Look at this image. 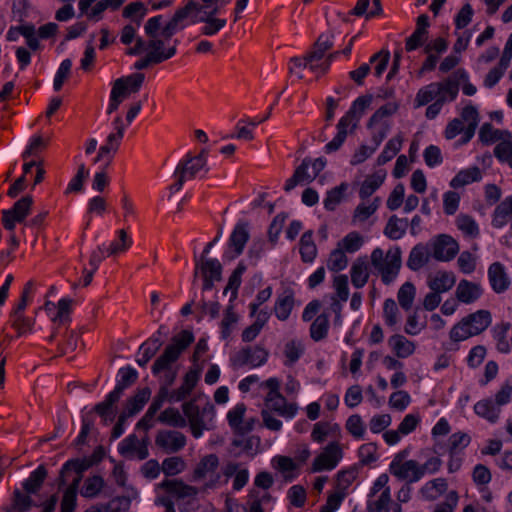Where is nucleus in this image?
Masks as SVG:
<instances>
[{"label":"nucleus","mask_w":512,"mask_h":512,"mask_svg":"<svg viewBox=\"0 0 512 512\" xmlns=\"http://www.w3.org/2000/svg\"><path fill=\"white\" fill-rule=\"evenodd\" d=\"M163 16L157 15L149 18L144 25V32L148 40L137 38L134 47L128 49L129 55L146 53L157 64L162 63L176 54V41L171 44V37L163 33Z\"/></svg>","instance_id":"nucleus-1"},{"label":"nucleus","mask_w":512,"mask_h":512,"mask_svg":"<svg viewBox=\"0 0 512 512\" xmlns=\"http://www.w3.org/2000/svg\"><path fill=\"white\" fill-rule=\"evenodd\" d=\"M219 11L220 9L218 8H206L204 3L190 0L185 7L178 9L173 17L165 24L163 33L166 37H172L186 26L184 21L192 13H197L199 17L195 21L205 23L201 29L202 34L207 36L215 35L226 25L225 19L214 17Z\"/></svg>","instance_id":"nucleus-2"},{"label":"nucleus","mask_w":512,"mask_h":512,"mask_svg":"<svg viewBox=\"0 0 512 512\" xmlns=\"http://www.w3.org/2000/svg\"><path fill=\"white\" fill-rule=\"evenodd\" d=\"M194 336L190 331L183 330L172 339L164 352L157 358L152 366V373L159 376L166 386H171L175 381L178 371L174 363L182 352L193 342Z\"/></svg>","instance_id":"nucleus-3"},{"label":"nucleus","mask_w":512,"mask_h":512,"mask_svg":"<svg viewBox=\"0 0 512 512\" xmlns=\"http://www.w3.org/2000/svg\"><path fill=\"white\" fill-rule=\"evenodd\" d=\"M466 71L459 69L446 79L439 82H432L416 94L415 103L418 107L429 104L432 101L445 104L454 101L459 93V79H465Z\"/></svg>","instance_id":"nucleus-4"},{"label":"nucleus","mask_w":512,"mask_h":512,"mask_svg":"<svg viewBox=\"0 0 512 512\" xmlns=\"http://www.w3.org/2000/svg\"><path fill=\"white\" fill-rule=\"evenodd\" d=\"M219 466V457L213 453L204 455L195 465L192 481L201 485L203 493H209L224 486L223 467L219 470Z\"/></svg>","instance_id":"nucleus-5"},{"label":"nucleus","mask_w":512,"mask_h":512,"mask_svg":"<svg viewBox=\"0 0 512 512\" xmlns=\"http://www.w3.org/2000/svg\"><path fill=\"white\" fill-rule=\"evenodd\" d=\"M370 259L384 284L389 285L396 280L402 264L399 247H392L386 253L377 247L371 252Z\"/></svg>","instance_id":"nucleus-6"},{"label":"nucleus","mask_w":512,"mask_h":512,"mask_svg":"<svg viewBox=\"0 0 512 512\" xmlns=\"http://www.w3.org/2000/svg\"><path fill=\"white\" fill-rule=\"evenodd\" d=\"M492 322L488 310H478L460 320L450 330L449 337L453 342H461L485 331Z\"/></svg>","instance_id":"nucleus-7"},{"label":"nucleus","mask_w":512,"mask_h":512,"mask_svg":"<svg viewBox=\"0 0 512 512\" xmlns=\"http://www.w3.org/2000/svg\"><path fill=\"white\" fill-rule=\"evenodd\" d=\"M138 378V372L131 366L122 367L117 374V383L113 391H111L106 400L102 404H98V415L105 422H112L116 416V409L113 407L121 397L123 391L132 385Z\"/></svg>","instance_id":"nucleus-8"},{"label":"nucleus","mask_w":512,"mask_h":512,"mask_svg":"<svg viewBox=\"0 0 512 512\" xmlns=\"http://www.w3.org/2000/svg\"><path fill=\"white\" fill-rule=\"evenodd\" d=\"M399 109L397 101H390L379 107L370 117L368 128L372 130V142L380 145L392 127V116Z\"/></svg>","instance_id":"nucleus-9"},{"label":"nucleus","mask_w":512,"mask_h":512,"mask_svg":"<svg viewBox=\"0 0 512 512\" xmlns=\"http://www.w3.org/2000/svg\"><path fill=\"white\" fill-rule=\"evenodd\" d=\"M183 413L196 439L202 437L205 430L213 427L215 413L212 406H206L200 410L194 403L186 402L183 404Z\"/></svg>","instance_id":"nucleus-10"},{"label":"nucleus","mask_w":512,"mask_h":512,"mask_svg":"<svg viewBox=\"0 0 512 512\" xmlns=\"http://www.w3.org/2000/svg\"><path fill=\"white\" fill-rule=\"evenodd\" d=\"M125 130L124 120L121 116H116L111 123V131L98 149V162L102 161L106 167L110 165L124 137Z\"/></svg>","instance_id":"nucleus-11"},{"label":"nucleus","mask_w":512,"mask_h":512,"mask_svg":"<svg viewBox=\"0 0 512 512\" xmlns=\"http://www.w3.org/2000/svg\"><path fill=\"white\" fill-rule=\"evenodd\" d=\"M343 454V448L339 442H330L314 458L309 471L311 473L332 471L343 459Z\"/></svg>","instance_id":"nucleus-12"},{"label":"nucleus","mask_w":512,"mask_h":512,"mask_svg":"<svg viewBox=\"0 0 512 512\" xmlns=\"http://www.w3.org/2000/svg\"><path fill=\"white\" fill-rule=\"evenodd\" d=\"M407 452L403 451L394 456L389 464V472L398 480L406 481L408 484L421 480L418 462L413 459H406Z\"/></svg>","instance_id":"nucleus-13"},{"label":"nucleus","mask_w":512,"mask_h":512,"mask_svg":"<svg viewBox=\"0 0 512 512\" xmlns=\"http://www.w3.org/2000/svg\"><path fill=\"white\" fill-rule=\"evenodd\" d=\"M94 464H96V449H94L88 457L68 460L60 470L58 478L59 488L66 485V477L68 473L75 472L77 476L73 479L70 485H75V489L77 490L82 480L83 473L86 472L89 468L93 467Z\"/></svg>","instance_id":"nucleus-14"},{"label":"nucleus","mask_w":512,"mask_h":512,"mask_svg":"<svg viewBox=\"0 0 512 512\" xmlns=\"http://www.w3.org/2000/svg\"><path fill=\"white\" fill-rule=\"evenodd\" d=\"M431 256L440 262H449L459 252L458 242L450 235L440 234L430 240L428 244Z\"/></svg>","instance_id":"nucleus-15"},{"label":"nucleus","mask_w":512,"mask_h":512,"mask_svg":"<svg viewBox=\"0 0 512 512\" xmlns=\"http://www.w3.org/2000/svg\"><path fill=\"white\" fill-rule=\"evenodd\" d=\"M249 237L248 223L246 221H238L229 237L228 247L223 254V259L230 261L241 255Z\"/></svg>","instance_id":"nucleus-16"},{"label":"nucleus","mask_w":512,"mask_h":512,"mask_svg":"<svg viewBox=\"0 0 512 512\" xmlns=\"http://www.w3.org/2000/svg\"><path fill=\"white\" fill-rule=\"evenodd\" d=\"M208 150L201 149L197 156L187 155L186 158L179 162L176 167L175 174H182L187 179H192L201 173L208 172L207 167Z\"/></svg>","instance_id":"nucleus-17"},{"label":"nucleus","mask_w":512,"mask_h":512,"mask_svg":"<svg viewBox=\"0 0 512 512\" xmlns=\"http://www.w3.org/2000/svg\"><path fill=\"white\" fill-rule=\"evenodd\" d=\"M32 203V197L27 195L16 201L11 209L3 210L2 223L4 228L12 231L16 222H23L30 213Z\"/></svg>","instance_id":"nucleus-18"},{"label":"nucleus","mask_w":512,"mask_h":512,"mask_svg":"<svg viewBox=\"0 0 512 512\" xmlns=\"http://www.w3.org/2000/svg\"><path fill=\"white\" fill-rule=\"evenodd\" d=\"M421 422L419 413L406 414L396 430H387L383 433V439L389 446L398 444L401 439L416 430Z\"/></svg>","instance_id":"nucleus-19"},{"label":"nucleus","mask_w":512,"mask_h":512,"mask_svg":"<svg viewBox=\"0 0 512 512\" xmlns=\"http://www.w3.org/2000/svg\"><path fill=\"white\" fill-rule=\"evenodd\" d=\"M264 405L265 410L275 412L286 420H292L299 411L298 404L294 401H288V399L281 393L266 395L264 398Z\"/></svg>","instance_id":"nucleus-20"},{"label":"nucleus","mask_w":512,"mask_h":512,"mask_svg":"<svg viewBox=\"0 0 512 512\" xmlns=\"http://www.w3.org/2000/svg\"><path fill=\"white\" fill-rule=\"evenodd\" d=\"M268 359L267 351L259 346L242 349L232 358L235 367L256 368L266 363Z\"/></svg>","instance_id":"nucleus-21"},{"label":"nucleus","mask_w":512,"mask_h":512,"mask_svg":"<svg viewBox=\"0 0 512 512\" xmlns=\"http://www.w3.org/2000/svg\"><path fill=\"white\" fill-rule=\"evenodd\" d=\"M119 453L129 460H144L149 455L145 440H139L134 434L128 435L118 444Z\"/></svg>","instance_id":"nucleus-22"},{"label":"nucleus","mask_w":512,"mask_h":512,"mask_svg":"<svg viewBox=\"0 0 512 512\" xmlns=\"http://www.w3.org/2000/svg\"><path fill=\"white\" fill-rule=\"evenodd\" d=\"M186 443V436L176 430H160L155 437L156 446L166 453H177Z\"/></svg>","instance_id":"nucleus-23"},{"label":"nucleus","mask_w":512,"mask_h":512,"mask_svg":"<svg viewBox=\"0 0 512 512\" xmlns=\"http://www.w3.org/2000/svg\"><path fill=\"white\" fill-rule=\"evenodd\" d=\"M224 485L233 477L232 487L240 491L249 481L250 473L246 466L239 462L229 461L223 466Z\"/></svg>","instance_id":"nucleus-24"},{"label":"nucleus","mask_w":512,"mask_h":512,"mask_svg":"<svg viewBox=\"0 0 512 512\" xmlns=\"http://www.w3.org/2000/svg\"><path fill=\"white\" fill-rule=\"evenodd\" d=\"M487 275L490 286L495 293H504L510 287L511 281L502 263H492L488 267Z\"/></svg>","instance_id":"nucleus-25"},{"label":"nucleus","mask_w":512,"mask_h":512,"mask_svg":"<svg viewBox=\"0 0 512 512\" xmlns=\"http://www.w3.org/2000/svg\"><path fill=\"white\" fill-rule=\"evenodd\" d=\"M483 294L482 286L477 282L462 279L457 284L455 296L460 303L472 304Z\"/></svg>","instance_id":"nucleus-26"},{"label":"nucleus","mask_w":512,"mask_h":512,"mask_svg":"<svg viewBox=\"0 0 512 512\" xmlns=\"http://www.w3.org/2000/svg\"><path fill=\"white\" fill-rule=\"evenodd\" d=\"M456 283V276L451 271H437L427 279V285L432 291L440 294L448 292Z\"/></svg>","instance_id":"nucleus-27"},{"label":"nucleus","mask_w":512,"mask_h":512,"mask_svg":"<svg viewBox=\"0 0 512 512\" xmlns=\"http://www.w3.org/2000/svg\"><path fill=\"white\" fill-rule=\"evenodd\" d=\"M160 487L180 498H193L199 494H204L201 490V485L195 487L178 480H164L160 483Z\"/></svg>","instance_id":"nucleus-28"},{"label":"nucleus","mask_w":512,"mask_h":512,"mask_svg":"<svg viewBox=\"0 0 512 512\" xmlns=\"http://www.w3.org/2000/svg\"><path fill=\"white\" fill-rule=\"evenodd\" d=\"M482 179V171L478 166L461 169L449 182L453 189L465 187Z\"/></svg>","instance_id":"nucleus-29"},{"label":"nucleus","mask_w":512,"mask_h":512,"mask_svg":"<svg viewBox=\"0 0 512 512\" xmlns=\"http://www.w3.org/2000/svg\"><path fill=\"white\" fill-rule=\"evenodd\" d=\"M197 267L200 268L203 274L205 288H210L214 281L221 278L222 266L216 258H202L201 262L197 263Z\"/></svg>","instance_id":"nucleus-30"},{"label":"nucleus","mask_w":512,"mask_h":512,"mask_svg":"<svg viewBox=\"0 0 512 512\" xmlns=\"http://www.w3.org/2000/svg\"><path fill=\"white\" fill-rule=\"evenodd\" d=\"M474 412L479 417L494 424L500 418L501 409L492 398H485L475 403Z\"/></svg>","instance_id":"nucleus-31"},{"label":"nucleus","mask_w":512,"mask_h":512,"mask_svg":"<svg viewBox=\"0 0 512 512\" xmlns=\"http://www.w3.org/2000/svg\"><path fill=\"white\" fill-rule=\"evenodd\" d=\"M371 96H360L356 98L348 112L340 119H347L346 123L355 128L358 124L359 119L364 114L365 110L371 104Z\"/></svg>","instance_id":"nucleus-32"},{"label":"nucleus","mask_w":512,"mask_h":512,"mask_svg":"<svg viewBox=\"0 0 512 512\" xmlns=\"http://www.w3.org/2000/svg\"><path fill=\"white\" fill-rule=\"evenodd\" d=\"M316 178L315 172L310 169V160L305 159L299 167L296 168L293 176L285 183V190L291 191L299 183H310Z\"/></svg>","instance_id":"nucleus-33"},{"label":"nucleus","mask_w":512,"mask_h":512,"mask_svg":"<svg viewBox=\"0 0 512 512\" xmlns=\"http://www.w3.org/2000/svg\"><path fill=\"white\" fill-rule=\"evenodd\" d=\"M246 412V406L243 403H238L227 413V420L230 427L237 433H247L252 427L244 422V415Z\"/></svg>","instance_id":"nucleus-34"},{"label":"nucleus","mask_w":512,"mask_h":512,"mask_svg":"<svg viewBox=\"0 0 512 512\" xmlns=\"http://www.w3.org/2000/svg\"><path fill=\"white\" fill-rule=\"evenodd\" d=\"M132 240L124 230L118 231V237L111 241L108 245L103 244L100 250L101 255L105 257L124 253L131 246Z\"/></svg>","instance_id":"nucleus-35"},{"label":"nucleus","mask_w":512,"mask_h":512,"mask_svg":"<svg viewBox=\"0 0 512 512\" xmlns=\"http://www.w3.org/2000/svg\"><path fill=\"white\" fill-rule=\"evenodd\" d=\"M351 282L355 288H362L366 285L369 279V266L366 258H357L350 269Z\"/></svg>","instance_id":"nucleus-36"},{"label":"nucleus","mask_w":512,"mask_h":512,"mask_svg":"<svg viewBox=\"0 0 512 512\" xmlns=\"http://www.w3.org/2000/svg\"><path fill=\"white\" fill-rule=\"evenodd\" d=\"M459 119H461L467 127L464 142H469L473 138L479 124V113L477 108L471 104L466 105L461 110Z\"/></svg>","instance_id":"nucleus-37"},{"label":"nucleus","mask_w":512,"mask_h":512,"mask_svg":"<svg viewBox=\"0 0 512 512\" xmlns=\"http://www.w3.org/2000/svg\"><path fill=\"white\" fill-rule=\"evenodd\" d=\"M381 199L375 197L371 201L362 200L354 210L352 221L355 224H362L367 221L380 207Z\"/></svg>","instance_id":"nucleus-38"},{"label":"nucleus","mask_w":512,"mask_h":512,"mask_svg":"<svg viewBox=\"0 0 512 512\" xmlns=\"http://www.w3.org/2000/svg\"><path fill=\"white\" fill-rule=\"evenodd\" d=\"M512 216V195L506 197L502 202H500L493 214L491 224L494 228L501 229L503 228L509 221Z\"/></svg>","instance_id":"nucleus-39"},{"label":"nucleus","mask_w":512,"mask_h":512,"mask_svg":"<svg viewBox=\"0 0 512 512\" xmlns=\"http://www.w3.org/2000/svg\"><path fill=\"white\" fill-rule=\"evenodd\" d=\"M96 405L82 415L81 431L74 441V446L81 449L87 443L88 435L95 429Z\"/></svg>","instance_id":"nucleus-40"},{"label":"nucleus","mask_w":512,"mask_h":512,"mask_svg":"<svg viewBox=\"0 0 512 512\" xmlns=\"http://www.w3.org/2000/svg\"><path fill=\"white\" fill-rule=\"evenodd\" d=\"M388 343L393 352L399 358H407L411 356L416 349V345L413 341L400 334L391 336Z\"/></svg>","instance_id":"nucleus-41"},{"label":"nucleus","mask_w":512,"mask_h":512,"mask_svg":"<svg viewBox=\"0 0 512 512\" xmlns=\"http://www.w3.org/2000/svg\"><path fill=\"white\" fill-rule=\"evenodd\" d=\"M430 256H431V251L429 252V249L427 246H425L423 244H417L410 251V254H409V257L407 260V266L412 271H418L429 262Z\"/></svg>","instance_id":"nucleus-42"},{"label":"nucleus","mask_w":512,"mask_h":512,"mask_svg":"<svg viewBox=\"0 0 512 512\" xmlns=\"http://www.w3.org/2000/svg\"><path fill=\"white\" fill-rule=\"evenodd\" d=\"M448 484L444 478H435L426 482L421 488L419 493L425 500H436L443 495L447 490Z\"/></svg>","instance_id":"nucleus-43"},{"label":"nucleus","mask_w":512,"mask_h":512,"mask_svg":"<svg viewBox=\"0 0 512 512\" xmlns=\"http://www.w3.org/2000/svg\"><path fill=\"white\" fill-rule=\"evenodd\" d=\"M199 377H200V372L198 370H196V369L189 370L184 377L181 387L178 390L171 393V395H170L171 400L180 401V400L184 399L185 397H187L192 392L194 387L196 386V384L199 380Z\"/></svg>","instance_id":"nucleus-44"},{"label":"nucleus","mask_w":512,"mask_h":512,"mask_svg":"<svg viewBox=\"0 0 512 512\" xmlns=\"http://www.w3.org/2000/svg\"><path fill=\"white\" fill-rule=\"evenodd\" d=\"M511 132L494 128L490 123H484L479 131V139L483 144L501 143Z\"/></svg>","instance_id":"nucleus-45"},{"label":"nucleus","mask_w":512,"mask_h":512,"mask_svg":"<svg viewBox=\"0 0 512 512\" xmlns=\"http://www.w3.org/2000/svg\"><path fill=\"white\" fill-rule=\"evenodd\" d=\"M385 178L386 174L382 171H378L366 177L359 189V197L361 198V200H366L376 190H378L384 183Z\"/></svg>","instance_id":"nucleus-46"},{"label":"nucleus","mask_w":512,"mask_h":512,"mask_svg":"<svg viewBox=\"0 0 512 512\" xmlns=\"http://www.w3.org/2000/svg\"><path fill=\"white\" fill-rule=\"evenodd\" d=\"M150 396V389L143 388L138 390L137 393L127 401L123 413L129 417L139 413L150 399Z\"/></svg>","instance_id":"nucleus-47"},{"label":"nucleus","mask_w":512,"mask_h":512,"mask_svg":"<svg viewBox=\"0 0 512 512\" xmlns=\"http://www.w3.org/2000/svg\"><path fill=\"white\" fill-rule=\"evenodd\" d=\"M403 144V137L400 134L392 137L385 144L382 152L377 157V165L381 166L391 161L401 150Z\"/></svg>","instance_id":"nucleus-48"},{"label":"nucleus","mask_w":512,"mask_h":512,"mask_svg":"<svg viewBox=\"0 0 512 512\" xmlns=\"http://www.w3.org/2000/svg\"><path fill=\"white\" fill-rule=\"evenodd\" d=\"M346 120L347 119L339 120V122L337 124V134L324 147V150L326 153H332V152L337 151L342 146V144L345 142L348 133L352 132L355 129L352 126H350L349 124H347Z\"/></svg>","instance_id":"nucleus-49"},{"label":"nucleus","mask_w":512,"mask_h":512,"mask_svg":"<svg viewBox=\"0 0 512 512\" xmlns=\"http://www.w3.org/2000/svg\"><path fill=\"white\" fill-rule=\"evenodd\" d=\"M455 224L464 236L469 238H477L480 234L479 225L476 220L467 214H459L456 217Z\"/></svg>","instance_id":"nucleus-50"},{"label":"nucleus","mask_w":512,"mask_h":512,"mask_svg":"<svg viewBox=\"0 0 512 512\" xmlns=\"http://www.w3.org/2000/svg\"><path fill=\"white\" fill-rule=\"evenodd\" d=\"M299 251L303 262L312 263L315 260L317 247L313 241L312 231H307L301 236Z\"/></svg>","instance_id":"nucleus-51"},{"label":"nucleus","mask_w":512,"mask_h":512,"mask_svg":"<svg viewBox=\"0 0 512 512\" xmlns=\"http://www.w3.org/2000/svg\"><path fill=\"white\" fill-rule=\"evenodd\" d=\"M130 91L126 88L125 82L123 79H117L114 82V85L111 90L110 94V102L108 105L107 112L112 113L114 112L120 103L127 98L130 95Z\"/></svg>","instance_id":"nucleus-52"},{"label":"nucleus","mask_w":512,"mask_h":512,"mask_svg":"<svg viewBox=\"0 0 512 512\" xmlns=\"http://www.w3.org/2000/svg\"><path fill=\"white\" fill-rule=\"evenodd\" d=\"M365 243L364 237L356 231L349 232L338 243L337 246L345 253H356Z\"/></svg>","instance_id":"nucleus-53"},{"label":"nucleus","mask_w":512,"mask_h":512,"mask_svg":"<svg viewBox=\"0 0 512 512\" xmlns=\"http://www.w3.org/2000/svg\"><path fill=\"white\" fill-rule=\"evenodd\" d=\"M407 226V219L398 218L397 216L393 215L389 218L385 226L384 234L389 239L398 240L404 236Z\"/></svg>","instance_id":"nucleus-54"},{"label":"nucleus","mask_w":512,"mask_h":512,"mask_svg":"<svg viewBox=\"0 0 512 512\" xmlns=\"http://www.w3.org/2000/svg\"><path fill=\"white\" fill-rule=\"evenodd\" d=\"M46 477L47 470L43 465H40L36 470L31 472L30 476L23 482V489L28 494L37 493Z\"/></svg>","instance_id":"nucleus-55"},{"label":"nucleus","mask_w":512,"mask_h":512,"mask_svg":"<svg viewBox=\"0 0 512 512\" xmlns=\"http://www.w3.org/2000/svg\"><path fill=\"white\" fill-rule=\"evenodd\" d=\"M416 296V287L412 282L402 284L397 292V300L399 305L405 311L412 308Z\"/></svg>","instance_id":"nucleus-56"},{"label":"nucleus","mask_w":512,"mask_h":512,"mask_svg":"<svg viewBox=\"0 0 512 512\" xmlns=\"http://www.w3.org/2000/svg\"><path fill=\"white\" fill-rule=\"evenodd\" d=\"M329 312H323L316 317L310 327V335L315 341L326 337L329 328Z\"/></svg>","instance_id":"nucleus-57"},{"label":"nucleus","mask_w":512,"mask_h":512,"mask_svg":"<svg viewBox=\"0 0 512 512\" xmlns=\"http://www.w3.org/2000/svg\"><path fill=\"white\" fill-rule=\"evenodd\" d=\"M158 420L172 427L184 428L187 425L185 415L183 416L180 411L176 408H167L158 417Z\"/></svg>","instance_id":"nucleus-58"},{"label":"nucleus","mask_w":512,"mask_h":512,"mask_svg":"<svg viewBox=\"0 0 512 512\" xmlns=\"http://www.w3.org/2000/svg\"><path fill=\"white\" fill-rule=\"evenodd\" d=\"M347 432L356 440H363L366 434V425L358 414L349 416L345 423Z\"/></svg>","instance_id":"nucleus-59"},{"label":"nucleus","mask_w":512,"mask_h":512,"mask_svg":"<svg viewBox=\"0 0 512 512\" xmlns=\"http://www.w3.org/2000/svg\"><path fill=\"white\" fill-rule=\"evenodd\" d=\"M384 322L389 327H395L400 323L401 314L394 299L388 298L383 304Z\"/></svg>","instance_id":"nucleus-60"},{"label":"nucleus","mask_w":512,"mask_h":512,"mask_svg":"<svg viewBox=\"0 0 512 512\" xmlns=\"http://www.w3.org/2000/svg\"><path fill=\"white\" fill-rule=\"evenodd\" d=\"M332 432H340V426L336 423L317 422L311 432V438L314 442L322 443Z\"/></svg>","instance_id":"nucleus-61"},{"label":"nucleus","mask_w":512,"mask_h":512,"mask_svg":"<svg viewBox=\"0 0 512 512\" xmlns=\"http://www.w3.org/2000/svg\"><path fill=\"white\" fill-rule=\"evenodd\" d=\"M294 299L292 295H281L277 298L274 306L276 317L280 321H285L289 318L293 309Z\"/></svg>","instance_id":"nucleus-62"},{"label":"nucleus","mask_w":512,"mask_h":512,"mask_svg":"<svg viewBox=\"0 0 512 512\" xmlns=\"http://www.w3.org/2000/svg\"><path fill=\"white\" fill-rule=\"evenodd\" d=\"M349 260L346 253L338 246L331 251L327 260V268L333 272H339L348 266Z\"/></svg>","instance_id":"nucleus-63"},{"label":"nucleus","mask_w":512,"mask_h":512,"mask_svg":"<svg viewBox=\"0 0 512 512\" xmlns=\"http://www.w3.org/2000/svg\"><path fill=\"white\" fill-rule=\"evenodd\" d=\"M495 157L512 168V133L494 148Z\"/></svg>","instance_id":"nucleus-64"}]
</instances>
